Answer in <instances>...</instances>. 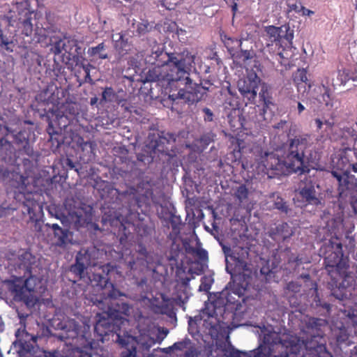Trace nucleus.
I'll return each instance as SVG.
<instances>
[{"label":"nucleus","mask_w":357,"mask_h":357,"mask_svg":"<svg viewBox=\"0 0 357 357\" xmlns=\"http://www.w3.org/2000/svg\"><path fill=\"white\" fill-rule=\"evenodd\" d=\"M310 146L307 137L298 136L291 140L287 155L280 158L282 150L275 152H264L256 160L254 164L243 162L245 170L252 171L258 174L268 173V170L276 171L277 174H287L301 171L305 172L306 151Z\"/></svg>","instance_id":"f257e3e1"},{"label":"nucleus","mask_w":357,"mask_h":357,"mask_svg":"<svg viewBox=\"0 0 357 357\" xmlns=\"http://www.w3.org/2000/svg\"><path fill=\"white\" fill-rule=\"evenodd\" d=\"M263 343L248 357H298V353L308 347L303 340L292 335L279 337L277 333L262 329ZM227 357H248L238 350L229 349L225 352Z\"/></svg>","instance_id":"f03ea898"},{"label":"nucleus","mask_w":357,"mask_h":357,"mask_svg":"<svg viewBox=\"0 0 357 357\" xmlns=\"http://www.w3.org/2000/svg\"><path fill=\"white\" fill-rule=\"evenodd\" d=\"M138 331L139 335L137 337L128 333L116 335V341L124 348L121 357H136V344L144 350H149L155 343H161L169 333L167 329L157 326L148 319L139 326Z\"/></svg>","instance_id":"7ed1b4c3"},{"label":"nucleus","mask_w":357,"mask_h":357,"mask_svg":"<svg viewBox=\"0 0 357 357\" xmlns=\"http://www.w3.org/2000/svg\"><path fill=\"white\" fill-rule=\"evenodd\" d=\"M4 289H7L15 300H29L36 302L38 300V294H42L44 289V282L35 276H31L26 280L21 278L13 280L4 281L2 284Z\"/></svg>","instance_id":"20e7f679"},{"label":"nucleus","mask_w":357,"mask_h":357,"mask_svg":"<svg viewBox=\"0 0 357 357\" xmlns=\"http://www.w3.org/2000/svg\"><path fill=\"white\" fill-rule=\"evenodd\" d=\"M82 326H79L73 319H68L59 324L58 328L61 329V332L59 335L60 339L72 340V342L69 344L75 345L82 344V342H86L84 347H89L91 348L92 342L88 337L90 326L86 321L82 323Z\"/></svg>","instance_id":"39448f33"},{"label":"nucleus","mask_w":357,"mask_h":357,"mask_svg":"<svg viewBox=\"0 0 357 357\" xmlns=\"http://www.w3.org/2000/svg\"><path fill=\"white\" fill-rule=\"evenodd\" d=\"M194 62V56L190 54H187L184 57H173L169 56V59L166 62L165 70H176V74H169L165 76L168 77L170 79H178L184 78L185 75L188 76V72L192 68V64Z\"/></svg>","instance_id":"423d86ee"},{"label":"nucleus","mask_w":357,"mask_h":357,"mask_svg":"<svg viewBox=\"0 0 357 357\" xmlns=\"http://www.w3.org/2000/svg\"><path fill=\"white\" fill-rule=\"evenodd\" d=\"M166 66V63L163 64L162 66H157L155 67L153 70L152 73L155 76V79L158 82H160L161 85L165 87V89H173V88H177L178 86H180L181 85H186L189 83L190 79L188 76L185 75L184 78H180L178 79H168V77L165 76L166 75L169 74H176V70H165V66Z\"/></svg>","instance_id":"0eeeda50"},{"label":"nucleus","mask_w":357,"mask_h":357,"mask_svg":"<svg viewBox=\"0 0 357 357\" xmlns=\"http://www.w3.org/2000/svg\"><path fill=\"white\" fill-rule=\"evenodd\" d=\"M260 79L255 72H249L247 76L238 82L240 93L250 101H253L257 94Z\"/></svg>","instance_id":"6e6552de"},{"label":"nucleus","mask_w":357,"mask_h":357,"mask_svg":"<svg viewBox=\"0 0 357 357\" xmlns=\"http://www.w3.org/2000/svg\"><path fill=\"white\" fill-rule=\"evenodd\" d=\"M287 27H277L275 26H268L264 28L262 37L266 40L267 46L273 45H280V41L284 38L288 42H291L294 38L293 33H287Z\"/></svg>","instance_id":"1a4fd4ad"},{"label":"nucleus","mask_w":357,"mask_h":357,"mask_svg":"<svg viewBox=\"0 0 357 357\" xmlns=\"http://www.w3.org/2000/svg\"><path fill=\"white\" fill-rule=\"evenodd\" d=\"M308 99L314 107L325 106L328 108L334 107V102L330 96L329 90L324 85L314 86L310 91Z\"/></svg>","instance_id":"9d476101"},{"label":"nucleus","mask_w":357,"mask_h":357,"mask_svg":"<svg viewBox=\"0 0 357 357\" xmlns=\"http://www.w3.org/2000/svg\"><path fill=\"white\" fill-rule=\"evenodd\" d=\"M104 294H107L108 298H105L104 300H98L96 299L93 302L95 305H96L99 308L103 310L102 314H99V316H101L100 319L102 320V316L105 314L106 317H110L112 315V310L110 307H107V308L104 307L105 304H108V298H116L117 297L124 296L123 294L120 292L118 289L114 287L112 284H109L108 286L105 284V287L104 289H102Z\"/></svg>","instance_id":"9b49d317"},{"label":"nucleus","mask_w":357,"mask_h":357,"mask_svg":"<svg viewBox=\"0 0 357 357\" xmlns=\"http://www.w3.org/2000/svg\"><path fill=\"white\" fill-rule=\"evenodd\" d=\"M294 199L300 207L307 204L317 205L320 204V200L317 197L314 188L312 185L303 188L296 195Z\"/></svg>","instance_id":"f8f14e48"},{"label":"nucleus","mask_w":357,"mask_h":357,"mask_svg":"<svg viewBox=\"0 0 357 357\" xmlns=\"http://www.w3.org/2000/svg\"><path fill=\"white\" fill-rule=\"evenodd\" d=\"M218 311L219 312H222V309L220 307H217L216 303H206L205 308L201 312V319L206 324L207 326H210L211 328H215L219 323Z\"/></svg>","instance_id":"ddd939ff"},{"label":"nucleus","mask_w":357,"mask_h":357,"mask_svg":"<svg viewBox=\"0 0 357 357\" xmlns=\"http://www.w3.org/2000/svg\"><path fill=\"white\" fill-rule=\"evenodd\" d=\"M56 217L58 219H61L63 225L68 227L73 225V227L77 228L83 226L87 221L86 215H83V211L81 208L70 211L68 213L67 215H63L62 218L58 215Z\"/></svg>","instance_id":"4468645a"},{"label":"nucleus","mask_w":357,"mask_h":357,"mask_svg":"<svg viewBox=\"0 0 357 357\" xmlns=\"http://www.w3.org/2000/svg\"><path fill=\"white\" fill-rule=\"evenodd\" d=\"M222 250L225 255L227 264L229 263V259L242 264L248 256V248L247 247L234 245L229 248L224 245Z\"/></svg>","instance_id":"2eb2a0df"},{"label":"nucleus","mask_w":357,"mask_h":357,"mask_svg":"<svg viewBox=\"0 0 357 357\" xmlns=\"http://www.w3.org/2000/svg\"><path fill=\"white\" fill-rule=\"evenodd\" d=\"M17 342L20 347L26 351H30L33 348V344L31 343L36 341L37 337L29 335L24 329H18L15 333Z\"/></svg>","instance_id":"dca6fc26"},{"label":"nucleus","mask_w":357,"mask_h":357,"mask_svg":"<svg viewBox=\"0 0 357 357\" xmlns=\"http://www.w3.org/2000/svg\"><path fill=\"white\" fill-rule=\"evenodd\" d=\"M88 259L89 255L87 253L84 255L79 253L77 256L76 264L72 268L73 271L78 274L80 277H82L84 270L86 269L88 266H91V263L87 262Z\"/></svg>","instance_id":"f3484780"},{"label":"nucleus","mask_w":357,"mask_h":357,"mask_svg":"<svg viewBox=\"0 0 357 357\" xmlns=\"http://www.w3.org/2000/svg\"><path fill=\"white\" fill-rule=\"evenodd\" d=\"M333 159V164L337 170L342 172V175L348 176L350 172L351 164L347 158L344 155H341L340 158Z\"/></svg>","instance_id":"a211bd4d"},{"label":"nucleus","mask_w":357,"mask_h":357,"mask_svg":"<svg viewBox=\"0 0 357 357\" xmlns=\"http://www.w3.org/2000/svg\"><path fill=\"white\" fill-rule=\"evenodd\" d=\"M169 98L172 100H175L177 98L183 99L188 102H197L199 99L197 93H192L189 91H185L183 89H180L177 94L172 93L169 95Z\"/></svg>","instance_id":"6ab92c4d"},{"label":"nucleus","mask_w":357,"mask_h":357,"mask_svg":"<svg viewBox=\"0 0 357 357\" xmlns=\"http://www.w3.org/2000/svg\"><path fill=\"white\" fill-rule=\"evenodd\" d=\"M294 82L297 87L298 92L301 91V83H305V84H307V93L310 94V91H312V87H314V86H312L311 83L307 82V77L306 72L302 69L298 70L294 77Z\"/></svg>","instance_id":"aec40b11"},{"label":"nucleus","mask_w":357,"mask_h":357,"mask_svg":"<svg viewBox=\"0 0 357 357\" xmlns=\"http://www.w3.org/2000/svg\"><path fill=\"white\" fill-rule=\"evenodd\" d=\"M110 329V326L109 324V321L107 320H105V314L102 316V320L99 319L95 327L94 330L95 332L100 337H103L104 335H107V331H109Z\"/></svg>","instance_id":"412c9836"},{"label":"nucleus","mask_w":357,"mask_h":357,"mask_svg":"<svg viewBox=\"0 0 357 357\" xmlns=\"http://www.w3.org/2000/svg\"><path fill=\"white\" fill-rule=\"evenodd\" d=\"M112 40L114 43V46L116 49L123 50L127 45V40L124 39V36L121 33H118L112 35Z\"/></svg>","instance_id":"4be33fe9"},{"label":"nucleus","mask_w":357,"mask_h":357,"mask_svg":"<svg viewBox=\"0 0 357 357\" xmlns=\"http://www.w3.org/2000/svg\"><path fill=\"white\" fill-rule=\"evenodd\" d=\"M235 196L241 203L246 202L248 198V189L245 185H240L235 192Z\"/></svg>","instance_id":"5701e85b"},{"label":"nucleus","mask_w":357,"mask_h":357,"mask_svg":"<svg viewBox=\"0 0 357 357\" xmlns=\"http://www.w3.org/2000/svg\"><path fill=\"white\" fill-rule=\"evenodd\" d=\"M104 50L103 43L99 44L98 46L91 47L89 50V53L92 56L98 55L100 59H106L107 54H102L101 52Z\"/></svg>","instance_id":"b1692460"},{"label":"nucleus","mask_w":357,"mask_h":357,"mask_svg":"<svg viewBox=\"0 0 357 357\" xmlns=\"http://www.w3.org/2000/svg\"><path fill=\"white\" fill-rule=\"evenodd\" d=\"M213 282V280L211 276L203 277L201 280L199 291H208L211 289Z\"/></svg>","instance_id":"393cba45"},{"label":"nucleus","mask_w":357,"mask_h":357,"mask_svg":"<svg viewBox=\"0 0 357 357\" xmlns=\"http://www.w3.org/2000/svg\"><path fill=\"white\" fill-rule=\"evenodd\" d=\"M54 236L58 240V245H64L68 241V231L67 229H62V233L58 232L57 234H54Z\"/></svg>","instance_id":"a878e982"},{"label":"nucleus","mask_w":357,"mask_h":357,"mask_svg":"<svg viewBox=\"0 0 357 357\" xmlns=\"http://www.w3.org/2000/svg\"><path fill=\"white\" fill-rule=\"evenodd\" d=\"M248 283L246 282L245 284L243 283L241 287L239 286L238 283H236L234 284L233 292L238 295V297H241L244 295L247 288H248Z\"/></svg>","instance_id":"bb28decb"},{"label":"nucleus","mask_w":357,"mask_h":357,"mask_svg":"<svg viewBox=\"0 0 357 357\" xmlns=\"http://www.w3.org/2000/svg\"><path fill=\"white\" fill-rule=\"evenodd\" d=\"M234 59L236 60L239 59L238 62H245L249 59L251 58V54L249 51H241V52L238 53L236 55L233 54Z\"/></svg>","instance_id":"cd10ccee"},{"label":"nucleus","mask_w":357,"mask_h":357,"mask_svg":"<svg viewBox=\"0 0 357 357\" xmlns=\"http://www.w3.org/2000/svg\"><path fill=\"white\" fill-rule=\"evenodd\" d=\"M12 43V41L3 36L2 33H0V46L4 47L8 51L12 52L13 49L10 47Z\"/></svg>","instance_id":"c85d7f7f"},{"label":"nucleus","mask_w":357,"mask_h":357,"mask_svg":"<svg viewBox=\"0 0 357 357\" xmlns=\"http://www.w3.org/2000/svg\"><path fill=\"white\" fill-rule=\"evenodd\" d=\"M23 27V33L27 36L31 35L33 30V26L30 19L28 18L24 20Z\"/></svg>","instance_id":"c756f323"},{"label":"nucleus","mask_w":357,"mask_h":357,"mask_svg":"<svg viewBox=\"0 0 357 357\" xmlns=\"http://www.w3.org/2000/svg\"><path fill=\"white\" fill-rule=\"evenodd\" d=\"M66 114L72 116L78 114L77 106L74 103H68L65 105Z\"/></svg>","instance_id":"7c9ffc66"},{"label":"nucleus","mask_w":357,"mask_h":357,"mask_svg":"<svg viewBox=\"0 0 357 357\" xmlns=\"http://www.w3.org/2000/svg\"><path fill=\"white\" fill-rule=\"evenodd\" d=\"M114 96V91L111 88H107L102 92V99L105 101H111Z\"/></svg>","instance_id":"2f4dec72"},{"label":"nucleus","mask_w":357,"mask_h":357,"mask_svg":"<svg viewBox=\"0 0 357 357\" xmlns=\"http://www.w3.org/2000/svg\"><path fill=\"white\" fill-rule=\"evenodd\" d=\"M98 279V282L96 284H93V286H100L102 287V284H105L107 280L105 278L100 276V275H94V280Z\"/></svg>","instance_id":"473e14b6"},{"label":"nucleus","mask_w":357,"mask_h":357,"mask_svg":"<svg viewBox=\"0 0 357 357\" xmlns=\"http://www.w3.org/2000/svg\"><path fill=\"white\" fill-rule=\"evenodd\" d=\"M187 343L185 342H180L174 343L171 347L172 349L182 350L186 347Z\"/></svg>","instance_id":"72a5a7b5"},{"label":"nucleus","mask_w":357,"mask_h":357,"mask_svg":"<svg viewBox=\"0 0 357 357\" xmlns=\"http://www.w3.org/2000/svg\"><path fill=\"white\" fill-rule=\"evenodd\" d=\"M203 112L205 114L204 120L205 121H212V119H213V113H212V112L209 109H208V108H204L203 109Z\"/></svg>","instance_id":"f704fd0d"},{"label":"nucleus","mask_w":357,"mask_h":357,"mask_svg":"<svg viewBox=\"0 0 357 357\" xmlns=\"http://www.w3.org/2000/svg\"><path fill=\"white\" fill-rule=\"evenodd\" d=\"M259 96L263 99L264 103L266 107H268L270 105H272V102L269 98H266L264 93H260Z\"/></svg>","instance_id":"c9c22d12"},{"label":"nucleus","mask_w":357,"mask_h":357,"mask_svg":"<svg viewBox=\"0 0 357 357\" xmlns=\"http://www.w3.org/2000/svg\"><path fill=\"white\" fill-rule=\"evenodd\" d=\"M348 316L351 317H357V301L355 302L354 306L351 307V311L348 312Z\"/></svg>","instance_id":"e433bc0d"},{"label":"nucleus","mask_w":357,"mask_h":357,"mask_svg":"<svg viewBox=\"0 0 357 357\" xmlns=\"http://www.w3.org/2000/svg\"><path fill=\"white\" fill-rule=\"evenodd\" d=\"M314 123L318 130L322 129L324 127V121L319 118L314 119Z\"/></svg>","instance_id":"4c0bfd02"},{"label":"nucleus","mask_w":357,"mask_h":357,"mask_svg":"<svg viewBox=\"0 0 357 357\" xmlns=\"http://www.w3.org/2000/svg\"><path fill=\"white\" fill-rule=\"evenodd\" d=\"M275 207L282 211H285L287 209V206L282 202V199H280V201L279 202H275Z\"/></svg>","instance_id":"58836bf2"},{"label":"nucleus","mask_w":357,"mask_h":357,"mask_svg":"<svg viewBox=\"0 0 357 357\" xmlns=\"http://www.w3.org/2000/svg\"><path fill=\"white\" fill-rule=\"evenodd\" d=\"M54 231V234L62 233V229L57 224L48 225Z\"/></svg>","instance_id":"ea45409f"},{"label":"nucleus","mask_w":357,"mask_h":357,"mask_svg":"<svg viewBox=\"0 0 357 357\" xmlns=\"http://www.w3.org/2000/svg\"><path fill=\"white\" fill-rule=\"evenodd\" d=\"M301 11L302 12L303 15L310 16L314 14V11L305 8V7H302Z\"/></svg>","instance_id":"a19ab883"},{"label":"nucleus","mask_w":357,"mask_h":357,"mask_svg":"<svg viewBox=\"0 0 357 357\" xmlns=\"http://www.w3.org/2000/svg\"><path fill=\"white\" fill-rule=\"evenodd\" d=\"M334 125L333 121H331L330 120H324V126H326V128L331 129Z\"/></svg>","instance_id":"79ce46f5"},{"label":"nucleus","mask_w":357,"mask_h":357,"mask_svg":"<svg viewBox=\"0 0 357 357\" xmlns=\"http://www.w3.org/2000/svg\"><path fill=\"white\" fill-rule=\"evenodd\" d=\"M231 41L232 43H234V47H241V40H232L231 38H229L228 39V41ZM227 45H229V42H227L226 43Z\"/></svg>","instance_id":"37998d69"},{"label":"nucleus","mask_w":357,"mask_h":357,"mask_svg":"<svg viewBox=\"0 0 357 357\" xmlns=\"http://www.w3.org/2000/svg\"><path fill=\"white\" fill-rule=\"evenodd\" d=\"M138 31L139 33L144 31L147 29V26L144 24H141L138 26Z\"/></svg>","instance_id":"c03bdc74"},{"label":"nucleus","mask_w":357,"mask_h":357,"mask_svg":"<svg viewBox=\"0 0 357 357\" xmlns=\"http://www.w3.org/2000/svg\"><path fill=\"white\" fill-rule=\"evenodd\" d=\"M332 174L339 181H341V179H342V174L340 173H338L336 171H333L332 172Z\"/></svg>","instance_id":"a18cd8bd"},{"label":"nucleus","mask_w":357,"mask_h":357,"mask_svg":"<svg viewBox=\"0 0 357 357\" xmlns=\"http://www.w3.org/2000/svg\"><path fill=\"white\" fill-rule=\"evenodd\" d=\"M305 107L303 105H302L301 102L298 103V114H301L302 112L305 110Z\"/></svg>","instance_id":"49530a36"},{"label":"nucleus","mask_w":357,"mask_h":357,"mask_svg":"<svg viewBox=\"0 0 357 357\" xmlns=\"http://www.w3.org/2000/svg\"><path fill=\"white\" fill-rule=\"evenodd\" d=\"M272 272V271L269 270L268 268H266L265 267H263L261 269V274L268 275L269 273Z\"/></svg>","instance_id":"de8ad7c7"},{"label":"nucleus","mask_w":357,"mask_h":357,"mask_svg":"<svg viewBox=\"0 0 357 357\" xmlns=\"http://www.w3.org/2000/svg\"><path fill=\"white\" fill-rule=\"evenodd\" d=\"M301 91L300 93H304L305 92L307 91V84H305V83H301Z\"/></svg>","instance_id":"09e8293b"},{"label":"nucleus","mask_w":357,"mask_h":357,"mask_svg":"<svg viewBox=\"0 0 357 357\" xmlns=\"http://www.w3.org/2000/svg\"><path fill=\"white\" fill-rule=\"evenodd\" d=\"M84 71L86 73V79H91V77H90V74H89V68L88 67H84Z\"/></svg>","instance_id":"8fccbe9b"},{"label":"nucleus","mask_w":357,"mask_h":357,"mask_svg":"<svg viewBox=\"0 0 357 357\" xmlns=\"http://www.w3.org/2000/svg\"><path fill=\"white\" fill-rule=\"evenodd\" d=\"M81 357H92L91 354L84 353L83 351L78 352Z\"/></svg>","instance_id":"3c124183"},{"label":"nucleus","mask_w":357,"mask_h":357,"mask_svg":"<svg viewBox=\"0 0 357 357\" xmlns=\"http://www.w3.org/2000/svg\"><path fill=\"white\" fill-rule=\"evenodd\" d=\"M31 257V254L29 252H24L21 255V257L23 258V259H29Z\"/></svg>","instance_id":"603ef678"},{"label":"nucleus","mask_w":357,"mask_h":357,"mask_svg":"<svg viewBox=\"0 0 357 357\" xmlns=\"http://www.w3.org/2000/svg\"><path fill=\"white\" fill-rule=\"evenodd\" d=\"M23 266L24 268H28V264L25 261H22L19 264V268H21Z\"/></svg>","instance_id":"864d4df0"},{"label":"nucleus","mask_w":357,"mask_h":357,"mask_svg":"<svg viewBox=\"0 0 357 357\" xmlns=\"http://www.w3.org/2000/svg\"><path fill=\"white\" fill-rule=\"evenodd\" d=\"M351 167L352 168L354 172H357V163L356 164H351Z\"/></svg>","instance_id":"5fc2aeb1"},{"label":"nucleus","mask_w":357,"mask_h":357,"mask_svg":"<svg viewBox=\"0 0 357 357\" xmlns=\"http://www.w3.org/2000/svg\"><path fill=\"white\" fill-rule=\"evenodd\" d=\"M96 101H97V99H96V98H93V99H91V105L95 104V103L96 102Z\"/></svg>","instance_id":"6e6d98bb"},{"label":"nucleus","mask_w":357,"mask_h":357,"mask_svg":"<svg viewBox=\"0 0 357 357\" xmlns=\"http://www.w3.org/2000/svg\"><path fill=\"white\" fill-rule=\"evenodd\" d=\"M55 49V53L59 54L61 52V50L59 48L56 47Z\"/></svg>","instance_id":"4d7b16f0"},{"label":"nucleus","mask_w":357,"mask_h":357,"mask_svg":"<svg viewBox=\"0 0 357 357\" xmlns=\"http://www.w3.org/2000/svg\"><path fill=\"white\" fill-rule=\"evenodd\" d=\"M310 322H312V324H315V320H314V319H310Z\"/></svg>","instance_id":"13d9d810"},{"label":"nucleus","mask_w":357,"mask_h":357,"mask_svg":"<svg viewBox=\"0 0 357 357\" xmlns=\"http://www.w3.org/2000/svg\"><path fill=\"white\" fill-rule=\"evenodd\" d=\"M127 321H127L126 319H123V320L122 321V323H123V324H124L125 322H127Z\"/></svg>","instance_id":"bf43d9fd"},{"label":"nucleus","mask_w":357,"mask_h":357,"mask_svg":"<svg viewBox=\"0 0 357 357\" xmlns=\"http://www.w3.org/2000/svg\"><path fill=\"white\" fill-rule=\"evenodd\" d=\"M318 97H319V98H321V101H323V98H321L319 94H318Z\"/></svg>","instance_id":"052dcab7"},{"label":"nucleus","mask_w":357,"mask_h":357,"mask_svg":"<svg viewBox=\"0 0 357 357\" xmlns=\"http://www.w3.org/2000/svg\"><path fill=\"white\" fill-rule=\"evenodd\" d=\"M0 298H3V296L1 295V293H0Z\"/></svg>","instance_id":"680f3d73"},{"label":"nucleus","mask_w":357,"mask_h":357,"mask_svg":"<svg viewBox=\"0 0 357 357\" xmlns=\"http://www.w3.org/2000/svg\"><path fill=\"white\" fill-rule=\"evenodd\" d=\"M124 307L128 308V307H127V305H125V306H124ZM126 310H127V309H125V311H126Z\"/></svg>","instance_id":"e2e57ef3"},{"label":"nucleus","mask_w":357,"mask_h":357,"mask_svg":"<svg viewBox=\"0 0 357 357\" xmlns=\"http://www.w3.org/2000/svg\"><path fill=\"white\" fill-rule=\"evenodd\" d=\"M354 211H355L356 213H357V211H356V209L355 208H354Z\"/></svg>","instance_id":"0e129e2a"},{"label":"nucleus","mask_w":357,"mask_h":357,"mask_svg":"<svg viewBox=\"0 0 357 357\" xmlns=\"http://www.w3.org/2000/svg\"><path fill=\"white\" fill-rule=\"evenodd\" d=\"M356 9L357 10V3H356Z\"/></svg>","instance_id":"69168bd1"},{"label":"nucleus","mask_w":357,"mask_h":357,"mask_svg":"<svg viewBox=\"0 0 357 357\" xmlns=\"http://www.w3.org/2000/svg\"><path fill=\"white\" fill-rule=\"evenodd\" d=\"M149 357H153V356H149Z\"/></svg>","instance_id":"338daca9"}]
</instances>
